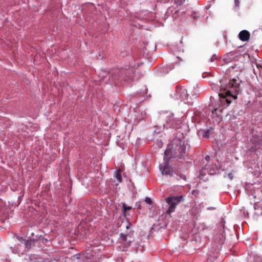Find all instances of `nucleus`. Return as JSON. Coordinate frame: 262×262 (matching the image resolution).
Instances as JSON below:
<instances>
[{"instance_id":"nucleus-1","label":"nucleus","mask_w":262,"mask_h":262,"mask_svg":"<svg viewBox=\"0 0 262 262\" xmlns=\"http://www.w3.org/2000/svg\"><path fill=\"white\" fill-rule=\"evenodd\" d=\"M186 146L184 142L178 138H174L168 145L165 151V158L170 159L172 158H181L185 154Z\"/></svg>"},{"instance_id":"nucleus-2","label":"nucleus","mask_w":262,"mask_h":262,"mask_svg":"<svg viewBox=\"0 0 262 262\" xmlns=\"http://www.w3.org/2000/svg\"><path fill=\"white\" fill-rule=\"evenodd\" d=\"M239 84L235 79H232L229 81L228 90H220V97L222 98V102L225 101L228 104L231 103L232 100L237 99V93L239 91Z\"/></svg>"},{"instance_id":"nucleus-3","label":"nucleus","mask_w":262,"mask_h":262,"mask_svg":"<svg viewBox=\"0 0 262 262\" xmlns=\"http://www.w3.org/2000/svg\"><path fill=\"white\" fill-rule=\"evenodd\" d=\"M165 201L168 205L166 213L170 214L175 211L177 205L179 203L183 202L184 199L183 195L171 196L166 198Z\"/></svg>"},{"instance_id":"nucleus-4","label":"nucleus","mask_w":262,"mask_h":262,"mask_svg":"<svg viewBox=\"0 0 262 262\" xmlns=\"http://www.w3.org/2000/svg\"><path fill=\"white\" fill-rule=\"evenodd\" d=\"M173 98L178 101H183L185 103H190L187 90L181 86L176 87L175 93L173 94Z\"/></svg>"},{"instance_id":"nucleus-5","label":"nucleus","mask_w":262,"mask_h":262,"mask_svg":"<svg viewBox=\"0 0 262 262\" xmlns=\"http://www.w3.org/2000/svg\"><path fill=\"white\" fill-rule=\"evenodd\" d=\"M219 169L216 164H206L205 167L203 168L200 172V179L203 180V177L207 174L215 175L219 173Z\"/></svg>"},{"instance_id":"nucleus-6","label":"nucleus","mask_w":262,"mask_h":262,"mask_svg":"<svg viewBox=\"0 0 262 262\" xmlns=\"http://www.w3.org/2000/svg\"><path fill=\"white\" fill-rule=\"evenodd\" d=\"M164 157L165 163L163 165H160V169L163 175H172L173 171L168 164V160Z\"/></svg>"},{"instance_id":"nucleus-7","label":"nucleus","mask_w":262,"mask_h":262,"mask_svg":"<svg viewBox=\"0 0 262 262\" xmlns=\"http://www.w3.org/2000/svg\"><path fill=\"white\" fill-rule=\"evenodd\" d=\"M119 242L125 246H129L130 244L134 241V238L132 236V234H121L119 239Z\"/></svg>"},{"instance_id":"nucleus-8","label":"nucleus","mask_w":262,"mask_h":262,"mask_svg":"<svg viewBox=\"0 0 262 262\" xmlns=\"http://www.w3.org/2000/svg\"><path fill=\"white\" fill-rule=\"evenodd\" d=\"M178 120H176L172 114H170L166 117V122L167 125L170 127L176 128L178 125Z\"/></svg>"},{"instance_id":"nucleus-9","label":"nucleus","mask_w":262,"mask_h":262,"mask_svg":"<svg viewBox=\"0 0 262 262\" xmlns=\"http://www.w3.org/2000/svg\"><path fill=\"white\" fill-rule=\"evenodd\" d=\"M236 58H237V56L236 55V53L231 52L225 55L223 57V60L225 62L229 63L233 60H235Z\"/></svg>"},{"instance_id":"nucleus-10","label":"nucleus","mask_w":262,"mask_h":262,"mask_svg":"<svg viewBox=\"0 0 262 262\" xmlns=\"http://www.w3.org/2000/svg\"><path fill=\"white\" fill-rule=\"evenodd\" d=\"M238 37L243 41H247L249 39L250 33L247 30H243L239 32Z\"/></svg>"},{"instance_id":"nucleus-11","label":"nucleus","mask_w":262,"mask_h":262,"mask_svg":"<svg viewBox=\"0 0 262 262\" xmlns=\"http://www.w3.org/2000/svg\"><path fill=\"white\" fill-rule=\"evenodd\" d=\"M123 172L121 168L118 169L115 173V177L117 180H122V173Z\"/></svg>"},{"instance_id":"nucleus-12","label":"nucleus","mask_w":262,"mask_h":262,"mask_svg":"<svg viewBox=\"0 0 262 262\" xmlns=\"http://www.w3.org/2000/svg\"><path fill=\"white\" fill-rule=\"evenodd\" d=\"M212 89L215 91H216L217 92H218V93L219 94L220 92V90H224V89H223V88H221L220 87H219L218 85H215V84H214V85H212ZM219 96H220V95H219Z\"/></svg>"},{"instance_id":"nucleus-13","label":"nucleus","mask_w":262,"mask_h":262,"mask_svg":"<svg viewBox=\"0 0 262 262\" xmlns=\"http://www.w3.org/2000/svg\"><path fill=\"white\" fill-rule=\"evenodd\" d=\"M132 209V207L127 206L125 203L123 204V212L125 213L127 211Z\"/></svg>"},{"instance_id":"nucleus-14","label":"nucleus","mask_w":262,"mask_h":262,"mask_svg":"<svg viewBox=\"0 0 262 262\" xmlns=\"http://www.w3.org/2000/svg\"><path fill=\"white\" fill-rule=\"evenodd\" d=\"M210 129H207L204 132V134L203 135V137L204 138H208L209 137Z\"/></svg>"},{"instance_id":"nucleus-15","label":"nucleus","mask_w":262,"mask_h":262,"mask_svg":"<svg viewBox=\"0 0 262 262\" xmlns=\"http://www.w3.org/2000/svg\"><path fill=\"white\" fill-rule=\"evenodd\" d=\"M185 0H174V3L179 5L181 6L183 4Z\"/></svg>"},{"instance_id":"nucleus-16","label":"nucleus","mask_w":262,"mask_h":262,"mask_svg":"<svg viewBox=\"0 0 262 262\" xmlns=\"http://www.w3.org/2000/svg\"><path fill=\"white\" fill-rule=\"evenodd\" d=\"M216 57L215 55H213L211 56V57H210V58H209V59L208 60V62H213L215 60H216Z\"/></svg>"},{"instance_id":"nucleus-17","label":"nucleus","mask_w":262,"mask_h":262,"mask_svg":"<svg viewBox=\"0 0 262 262\" xmlns=\"http://www.w3.org/2000/svg\"><path fill=\"white\" fill-rule=\"evenodd\" d=\"M145 201L146 203L150 204L152 203L151 200L149 198H146Z\"/></svg>"},{"instance_id":"nucleus-18","label":"nucleus","mask_w":262,"mask_h":262,"mask_svg":"<svg viewBox=\"0 0 262 262\" xmlns=\"http://www.w3.org/2000/svg\"><path fill=\"white\" fill-rule=\"evenodd\" d=\"M191 193H192V194H194L195 196H196V195H198L199 194L198 191V190H192Z\"/></svg>"},{"instance_id":"nucleus-19","label":"nucleus","mask_w":262,"mask_h":262,"mask_svg":"<svg viewBox=\"0 0 262 262\" xmlns=\"http://www.w3.org/2000/svg\"><path fill=\"white\" fill-rule=\"evenodd\" d=\"M235 5L236 7H238L239 4V0H234Z\"/></svg>"},{"instance_id":"nucleus-20","label":"nucleus","mask_w":262,"mask_h":262,"mask_svg":"<svg viewBox=\"0 0 262 262\" xmlns=\"http://www.w3.org/2000/svg\"><path fill=\"white\" fill-rule=\"evenodd\" d=\"M210 160V157L209 156H206L205 157V160L207 162V164H208L209 161Z\"/></svg>"},{"instance_id":"nucleus-21","label":"nucleus","mask_w":262,"mask_h":262,"mask_svg":"<svg viewBox=\"0 0 262 262\" xmlns=\"http://www.w3.org/2000/svg\"><path fill=\"white\" fill-rule=\"evenodd\" d=\"M130 224L129 223L128 225L126 226V229H128L129 228Z\"/></svg>"},{"instance_id":"nucleus-22","label":"nucleus","mask_w":262,"mask_h":262,"mask_svg":"<svg viewBox=\"0 0 262 262\" xmlns=\"http://www.w3.org/2000/svg\"><path fill=\"white\" fill-rule=\"evenodd\" d=\"M123 177H124V179H126L127 178L126 176L125 175V173L124 172H123Z\"/></svg>"},{"instance_id":"nucleus-23","label":"nucleus","mask_w":262,"mask_h":262,"mask_svg":"<svg viewBox=\"0 0 262 262\" xmlns=\"http://www.w3.org/2000/svg\"><path fill=\"white\" fill-rule=\"evenodd\" d=\"M248 183H247V182H246V185H246V186H248Z\"/></svg>"}]
</instances>
